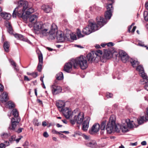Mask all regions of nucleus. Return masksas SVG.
Segmentation results:
<instances>
[{"instance_id":"nucleus-1","label":"nucleus","mask_w":148,"mask_h":148,"mask_svg":"<svg viewBox=\"0 0 148 148\" xmlns=\"http://www.w3.org/2000/svg\"><path fill=\"white\" fill-rule=\"evenodd\" d=\"M116 118L115 116H111L106 128L108 133L110 134L115 132H119L121 129L123 132H126L129 131L128 127L124 122L121 126L119 124H116Z\"/></svg>"},{"instance_id":"nucleus-63","label":"nucleus","mask_w":148,"mask_h":148,"mask_svg":"<svg viewBox=\"0 0 148 148\" xmlns=\"http://www.w3.org/2000/svg\"><path fill=\"white\" fill-rule=\"evenodd\" d=\"M136 28V26L134 27L132 29V31H131L132 32V33L134 32V31H135Z\"/></svg>"},{"instance_id":"nucleus-42","label":"nucleus","mask_w":148,"mask_h":148,"mask_svg":"<svg viewBox=\"0 0 148 148\" xmlns=\"http://www.w3.org/2000/svg\"><path fill=\"white\" fill-rule=\"evenodd\" d=\"M16 136L15 135H13L11 136V138L9 139L10 142L12 143L15 140Z\"/></svg>"},{"instance_id":"nucleus-31","label":"nucleus","mask_w":148,"mask_h":148,"mask_svg":"<svg viewBox=\"0 0 148 148\" xmlns=\"http://www.w3.org/2000/svg\"><path fill=\"white\" fill-rule=\"evenodd\" d=\"M0 136L2 139H7L10 136V134L9 133L3 132L1 134Z\"/></svg>"},{"instance_id":"nucleus-61","label":"nucleus","mask_w":148,"mask_h":148,"mask_svg":"<svg viewBox=\"0 0 148 148\" xmlns=\"http://www.w3.org/2000/svg\"><path fill=\"white\" fill-rule=\"evenodd\" d=\"M141 144L142 145H146L147 143H146V141H142L141 143Z\"/></svg>"},{"instance_id":"nucleus-14","label":"nucleus","mask_w":148,"mask_h":148,"mask_svg":"<svg viewBox=\"0 0 148 148\" xmlns=\"http://www.w3.org/2000/svg\"><path fill=\"white\" fill-rule=\"evenodd\" d=\"M20 120L18 119V120H15L14 119H12L11 120V125L9 127V129L15 131V128L16 125L18 124Z\"/></svg>"},{"instance_id":"nucleus-54","label":"nucleus","mask_w":148,"mask_h":148,"mask_svg":"<svg viewBox=\"0 0 148 148\" xmlns=\"http://www.w3.org/2000/svg\"><path fill=\"white\" fill-rule=\"evenodd\" d=\"M138 45L140 46L145 47V46L144 43L141 42L140 41L139 42L138 44Z\"/></svg>"},{"instance_id":"nucleus-25","label":"nucleus","mask_w":148,"mask_h":148,"mask_svg":"<svg viewBox=\"0 0 148 148\" xmlns=\"http://www.w3.org/2000/svg\"><path fill=\"white\" fill-rule=\"evenodd\" d=\"M56 106L60 111L61 109H64V107L65 106V103L63 101H60L56 103Z\"/></svg>"},{"instance_id":"nucleus-9","label":"nucleus","mask_w":148,"mask_h":148,"mask_svg":"<svg viewBox=\"0 0 148 148\" xmlns=\"http://www.w3.org/2000/svg\"><path fill=\"white\" fill-rule=\"evenodd\" d=\"M76 110L72 112L68 108H66L64 109H61L60 112H62L64 117L67 119H69L75 113Z\"/></svg>"},{"instance_id":"nucleus-5","label":"nucleus","mask_w":148,"mask_h":148,"mask_svg":"<svg viewBox=\"0 0 148 148\" xmlns=\"http://www.w3.org/2000/svg\"><path fill=\"white\" fill-rule=\"evenodd\" d=\"M112 4L110 3L106 6L107 11L105 12V18L101 16H98L96 18L97 21L98 25L100 26V28L106 24L111 18L112 16V13L113 11Z\"/></svg>"},{"instance_id":"nucleus-6","label":"nucleus","mask_w":148,"mask_h":148,"mask_svg":"<svg viewBox=\"0 0 148 148\" xmlns=\"http://www.w3.org/2000/svg\"><path fill=\"white\" fill-rule=\"evenodd\" d=\"M89 24L82 30V32L85 35H88L92 32L99 29L98 25L95 23L89 21Z\"/></svg>"},{"instance_id":"nucleus-23","label":"nucleus","mask_w":148,"mask_h":148,"mask_svg":"<svg viewBox=\"0 0 148 148\" xmlns=\"http://www.w3.org/2000/svg\"><path fill=\"white\" fill-rule=\"evenodd\" d=\"M5 26L8 29V32L10 34H13V30L10 23L9 21H6Z\"/></svg>"},{"instance_id":"nucleus-30","label":"nucleus","mask_w":148,"mask_h":148,"mask_svg":"<svg viewBox=\"0 0 148 148\" xmlns=\"http://www.w3.org/2000/svg\"><path fill=\"white\" fill-rule=\"evenodd\" d=\"M10 46V43L9 42L5 41L4 42L3 45V47L6 52H8L9 51Z\"/></svg>"},{"instance_id":"nucleus-26","label":"nucleus","mask_w":148,"mask_h":148,"mask_svg":"<svg viewBox=\"0 0 148 148\" xmlns=\"http://www.w3.org/2000/svg\"><path fill=\"white\" fill-rule=\"evenodd\" d=\"M1 16L3 18L7 20H9L11 16L10 14L5 12L1 13Z\"/></svg>"},{"instance_id":"nucleus-60","label":"nucleus","mask_w":148,"mask_h":148,"mask_svg":"<svg viewBox=\"0 0 148 148\" xmlns=\"http://www.w3.org/2000/svg\"><path fill=\"white\" fill-rule=\"evenodd\" d=\"M47 123L45 121H43L42 123V125L44 127H45L47 126Z\"/></svg>"},{"instance_id":"nucleus-15","label":"nucleus","mask_w":148,"mask_h":148,"mask_svg":"<svg viewBox=\"0 0 148 148\" xmlns=\"http://www.w3.org/2000/svg\"><path fill=\"white\" fill-rule=\"evenodd\" d=\"M52 92L54 95H57L61 92L62 88L60 86L53 85L51 87Z\"/></svg>"},{"instance_id":"nucleus-3","label":"nucleus","mask_w":148,"mask_h":148,"mask_svg":"<svg viewBox=\"0 0 148 148\" xmlns=\"http://www.w3.org/2000/svg\"><path fill=\"white\" fill-rule=\"evenodd\" d=\"M57 31V26L55 24L53 23L51 25L49 24L48 26L43 27L38 32L41 36H48V39L52 40L55 38Z\"/></svg>"},{"instance_id":"nucleus-45","label":"nucleus","mask_w":148,"mask_h":148,"mask_svg":"<svg viewBox=\"0 0 148 148\" xmlns=\"http://www.w3.org/2000/svg\"><path fill=\"white\" fill-rule=\"evenodd\" d=\"M70 37L71 39L73 40H76L77 39L76 36L75 34H70Z\"/></svg>"},{"instance_id":"nucleus-37","label":"nucleus","mask_w":148,"mask_h":148,"mask_svg":"<svg viewBox=\"0 0 148 148\" xmlns=\"http://www.w3.org/2000/svg\"><path fill=\"white\" fill-rule=\"evenodd\" d=\"M92 53H94L95 55L96 56V58L97 56H100L102 55L103 53L102 51L99 50H97Z\"/></svg>"},{"instance_id":"nucleus-39","label":"nucleus","mask_w":148,"mask_h":148,"mask_svg":"<svg viewBox=\"0 0 148 148\" xmlns=\"http://www.w3.org/2000/svg\"><path fill=\"white\" fill-rule=\"evenodd\" d=\"M14 37L17 39L22 40L23 36L22 35L18 34H16L14 35Z\"/></svg>"},{"instance_id":"nucleus-12","label":"nucleus","mask_w":148,"mask_h":148,"mask_svg":"<svg viewBox=\"0 0 148 148\" xmlns=\"http://www.w3.org/2000/svg\"><path fill=\"white\" fill-rule=\"evenodd\" d=\"M119 57L122 61L126 63L129 60V57L127 54L124 51L121 50L119 52Z\"/></svg>"},{"instance_id":"nucleus-8","label":"nucleus","mask_w":148,"mask_h":148,"mask_svg":"<svg viewBox=\"0 0 148 148\" xmlns=\"http://www.w3.org/2000/svg\"><path fill=\"white\" fill-rule=\"evenodd\" d=\"M75 59H73L70 60L69 62L66 63L64 66V70L67 72H70L72 70V67L76 69V63Z\"/></svg>"},{"instance_id":"nucleus-40","label":"nucleus","mask_w":148,"mask_h":148,"mask_svg":"<svg viewBox=\"0 0 148 148\" xmlns=\"http://www.w3.org/2000/svg\"><path fill=\"white\" fill-rule=\"evenodd\" d=\"M77 36L79 38L82 37L84 36L81 33V32L80 31L79 29H77Z\"/></svg>"},{"instance_id":"nucleus-36","label":"nucleus","mask_w":148,"mask_h":148,"mask_svg":"<svg viewBox=\"0 0 148 148\" xmlns=\"http://www.w3.org/2000/svg\"><path fill=\"white\" fill-rule=\"evenodd\" d=\"M106 120L103 121L102 122L100 127V128L101 130H104L106 125Z\"/></svg>"},{"instance_id":"nucleus-51","label":"nucleus","mask_w":148,"mask_h":148,"mask_svg":"<svg viewBox=\"0 0 148 148\" xmlns=\"http://www.w3.org/2000/svg\"><path fill=\"white\" fill-rule=\"evenodd\" d=\"M52 133L53 134H61L60 133V132H58L55 130H53L52 131Z\"/></svg>"},{"instance_id":"nucleus-46","label":"nucleus","mask_w":148,"mask_h":148,"mask_svg":"<svg viewBox=\"0 0 148 148\" xmlns=\"http://www.w3.org/2000/svg\"><path fill=\"white\" fill-rule=\"evenodd\" d=\"M113 96V95L112 93H109V92H107L106 94V96L107 97V98H111Z\"/></svg>"},{"instance_id":"nucleus-28","label":"nucleus","mask_w":148,"mask_h":148,"mask_svg":"<svg viewBox=\"0 0 148 148\" xmlns=\"http://www.w3.org/2000/svg\"><path fill=\"white\" fill-rule=\"evenodd\" d=\"M123 121L124 123H125V124L127 125L128 127L131 128L133 127V125L132 123L133 122V121H130V119H127L125 120H124Z\"/></svg>"},{"instance_id":"nucleus-64","label":"nucleus","mask_w":148,"mask_h":148,"mask_svg":"<svg viewBox=\"0 0 148 148\" xmlns=\"http://www.w3.org/2000/svg\"><path fill=\"white\" fill-rule=\"evenodd\" d=\"M145 7L148 10V2L145 3Z\"/></svg>"},{"instance_id":"nucleus-19","label":"nucleus","mask_w":148,"mask_h":148,"mask_svg":"<svg viewBox=\"0 0 148 148\" xmlns=\"http://www.w3.org/2000/svg\"><path fill=\"white\" fill-rule=\"evenodd\" d=\"M89 62L92 63L96 59V56H95L94 53H89L86 56Z\"/></svg>"},{"instance_id":"nucleus-33","label":"nucleus","mask_w":148,"mask_h":148,"mask_svg":"<svg viewBox=\"0 0 148 148\" xmlns=\"http://www.w3.org/2000/svg\"><path fill=\"white\" fill-rule=\"evenodd\" d=\"M28 8L27 11L25 12L26 15H30L31 13H32L34 12V9L32 8L31 7H29L28 6V8Z\"/></svg>"},{"instance_id":"nucleus-57","label":"nucleus","mask_w":148,"mask_h":148,"mask_svg":"<svg viewBox=\"0 0 148 148\" xmlns=\"http://www.w3.org/2000/svg\"><path fill=\"white\" fill-rule=\"evenodd\" d=\"M107 45L108 47L113 46L114 45L113 43L112 42H109L106 44Z\"/></svg>"},{"instance_id":"nucleus-35","label":"nucleus","mask_w":148,"mask_h":148,"mask_svg":"<svg viewBox=\"0 0 148 148\" xmlns=\"http://www.w3.org/2000/svg\"><path fill=\"white\" fill-rule=\"evenodd\" d=\"M8 108L10 109L13 108L15 107V105L14 103L11 101H9L7 103Z\"/></svg>"},{"instance_id":"nucleus-34","label":"nucleus","mask_w":148,"mask_h":148,"mask_svg":"<svg viewBox=\"0 0 148 148\" xmlns=\"http://www.w3.org/2000/svg\"><path fill=\"white\" fill-rule=\"evenodd\" d=\"M56 78L57 80H61L63 78V73L61 72H60L57 74L56 76Z\"/></svg>"},{"instance_id":"nucleus-44","label":"nucleus","mask_w":148,"mask_h":148,"mask_svg":"<svg viewBox=\"0 0 148 148\" xmlns=\"http://www.w3.org/2000/svg\"><path fill=\"white\" fill-rule=\"evenodd\" d=\"M22 40L27 42L29 44H31V42L27 38H24L23 37Z\"/></svg>"},{"instance_id":"nucleus-17","label":"nucleus","mask_w":148,"mask_h":148,"mask_svg":"<svg viewBox=\"0 0 148 148\" xmlns=\"http://www.w3.org/2000/svg\"><path fill=\"white\" fill-rule=\"evenodd\" d=\"M62 32L61 31L58 32H56V38L57 40L59 42H62L65 40V38L63 34L61 32Z\"/></svg>"},{"instance_id":"nucleus-13","label":"nucleus","mask_w":148,"mask_h":148,"mask_svg":"<svg viewBox=\"0 0 148 148\" xmlns=\"http://www.w3.org/2000/svg\"><path fill=\"white\" fill-rule=\"evenodd\" d=\"M85 144L86 146L92 148H97V147L96 141L95 140H90L86 141L85 142Z\"/></svg>"},{"instance_id":"nucleus-38","label":"nucleus","mask_w":148,"mask_h":148,"mask_svg":"<svg viewBox=\"0 0 148 148\" xmlns=\"http://www.w3.org/2000/svg\"><path fill=\"white\" fill-rule=\"evenodd\" d=\"M137 120L139 124L141 125L142 124L144 121H145V117L142 116L140 119H137Z\"/></svg>"},{"instance_id":"nucleus-41","label":"nucleus","mask_w":148,"mask_h":148,"mask_svg":"<svg viewBox=\"0 0 148 148\" xmlns=\"http://www.w3.org/2000/svg\"><path fill=\"white\" fill-rule=\"evenodd\" d=\"M144 17L145 20L146 21H148V13L146 11H145L144 12Z\"/></svg>"},{"instance_id":"nucleus-55","label":"nucleus","mask_w":148,"mask_h":148,"mask_svg":"<svg viewBox=\"0 0 148 148\" xmlns=\"http://www.w3.org/2000/svg\"><path fill=\"white\" fill-rule=\"evenodd\" d=\"M43 136L45 138H47L49 136V134H48L47 132H45L43 133Z\"/></svg>"},{"instance_id":"nucleus-58","label":"nucleus","mask_w":148,"mask_h":148,"mask_svg":"<svg viewBox=\"0 0 148 148\" xmlns=\"http://www.w3.org/2000/svg\"><path fill=\"white\" fill-rule=\"evenodd\" d=\"M4 87L3 85L0 84V91L2 92L3 90Z\"/></svg>"},{"instance_id":"nucleus-49","label":"nucleus","mask_w":148,"mask_h":148,"mask_svg":"<svg viewBox=\"0 0 148 148\" xmlns=\"http://www.w3.org/2000/svg\"><path fill=\"white\" fill-rule=\"evenodd\" d=\"M33 78H36L38 76V74L37 72L32 73L31 75Z\"/></svg>"},{"instance_id":"nucleus-47","label":"nucleus","mask_w":148,"mask_h":148,"mask_svg":"<svg viewBox=\"0 0 148 148\" xmlns=\"http://www.w3.org/2000/svg\"><path fill=\"white\" fill-rule=\"evenodd\" d=\"M82 136L83 138H85V139L86 140V141L90 140L89 136H88L84 134H83L82 135Z\"/></svg>"},{"instance_id":"nucleus-22","label":"nucleus","mask_w":148,"mask_h":148,"mask_svg":"<svg viewBox=\"0 0 148 148\" xmlns=\"http://www.w3.org/2000/svg\"><path fill=\"white\" fill-rule=\"evenodd\" d=\"M12 114L14 116V117L12 118V119H14L15 120H18V119L20 120L21 119L19 116L18 112V111L16 109H14L12 110Z\"/></svg>"},{"instance_id":"nucleus-48","label":"nucleus","mask_w":148,"mask_h":148,"mask_svg":"<svg viewBox=\"0 0 148 148\" xmlns=\"http://www.w3.org/2000/svg\"><path fill=\"white\" fill-rule=\"evenodd\" d=\"M10 63H11V64L14 66V67H16V63L14 61L12 60H10Z\"/></svg>"},{"instance_id":"nucleus-2","label":"nucleus","mask_w":148,"mask_h":148,"mask_svg":"<svg viewBox=\"0 0 148 148\" xmlns=\"http://www.w3.org/2000/svg\"><path fill=\"white\" fill-rule=\"evenodd\" d=\"M76 110L75 113L73 115V119L70 120V121L72 124H74L76 123L81 124L82 123V129L84 131H86L89 127V123L90 120V118L88 116L86 117L85 120L84 119V115L82 112H77Z\"/></svg>"},{"instance_id":"nucleus-16","label":"nucleus","mask_w":148,"mask_h":148,"mask_svg":"<svg viewBox=\"0 0 148 148\" xmlns=\"http://www.w3.org/2000/svg\"><path fill=\"white\" fill-rule=\"evenodd\" d=\"M38 58L39 63L37 67V69L38 71L40 72L41 71L42 66L43 64V56L41 53L38 54Z\"/></svg>"},{"instance_id":"nucleus-29","label":"nucleus","mask_w":148,"mask_h":148,"mask_svg":"<svg viewBox=\"0 0 148 148\" xmlns=\"http://www.w3.org/2000/svg\"><path fill=\"white\" fill-rule=\"evenodd\" d=\"M41 9L46 13H49L51 10V8L49 5H43L41 7Z\"/></svg>"},{"instance_id":"nucleus-4","label":"nucleus","mask_w":148,"mask_h":148,"mask_svg":"<svg viewBox=\"0 0 148 148\" xmlns=\"http://www.w3.org/2000/svg\"><path fill=\"white\" fill-rule=\"evenodd\" d=\"M28 2L24 0H20L18 3V6L13 11L12 16L16 18V15L18 17L22 18L24 21L27 18L26 14L24 15L25 11L28 8Z\"/></svg>"},{"instance_id":"nucleus-56","label":"nucleus","mask_w":148,"mask_h":148,"mask_svg":"<svg viewBox=\"0 0 148 148\" xmlns=\"http://www.w3.org/2000/svg\"><path fill=\"white\" fill-rule=\"evenodd\" d=\"M4 144L5 145V146H8L10 145V142L8 141H6L4 142Z\"/></svg>"},{"instance_id":"nucleus-32","label":"nucleus","mask_w":148,"mask_h":148,"mask_svg":"<svg viewBox=\"0 0 148 148\" xmlns=\"http://www.w3.org/2000/svg\"><path fill=\"white\" fill-rule=\"evenodd\" d=\"M148 81L146 80V79H141L140 80V84H144V82L146 84L145 86H144V87L145 90L148 91V79H147Z\"/></svg>"},{"instance_id":"nucleus-27","label":"nucleus","mask_w":148,"mask_h":148,"mask_svg":"<svg viewBox=\"0 0 148 148\" xmlns=\"http://www.w3.org/2000/svg\"><path fill=\"white\" fill-rule=\"evenodd\" d=\"M130 62L133 67H135L138 65L139 63L137 61V59L131 58L130 60Z\"/></svg>"},{"instance_id":"nucleus-52","label":"nucleus","mask_w":148,"mask_h":148,"mask_svg":"<svg viewBox=\"0 0 148 148\" xmlns=\"http://www.w3.org/2000/svg\"><path fill=\"white\" fill-rule=\"evenodd\" d=\"M32 79H29L28 78V77L25 75L24 76V80L25 81H30Z\"/></svg>"},{"instance_id":"nucleus-50","label":"nucleus","mask_w":148,"mask_h":148,"mask_svg":"<svg viewBox=\"0 0 148 148\" xmlns=\"http://www.w3.org/2000/svg\"><path fill=\"white\" fill-rule=\"evenodd\" d=\"M23 129V128H19L17 130H15V131L18 133H19L22 132V130Z\"/></svg>"},{"instance_id":"nucleus-7","label":"nucleus","mask_w":148,"mask_h":148,"mask_svg":"<svg viewBox=\"0 0 148 148\" xmlns=\"http://www.w3.org/2000/svg\"><path fill=\"white\" fill-rule=\"evenodd\" d=\"M76 63V67L79 65L80 68L83 70L86 69L88 66L87 61L86 58L83 56L75 59Z\"/></svg>"},{"instance_id":"nucleus-10","label":"nucleus","mask_w":148,"mask_h":148,"mask_svg":"<svg viewBox=\"0 0 148 148\" xmlns=\"http://www.w3.org/2000/svg\"><path fill=\"white\" fill-rule=\"evenodd\" d=\"M49 25L48 23L43 24L42 22L41 21L36 22L33 25V29L34 30V32L35 34H38V32L43 27L47 25L48 26Z\"/></svg>"},{"instance_id":"nucleus-59","label":"nucleus","mask_w":148,"mask_h":148,"mask_svg":"<svg viewBox=\"0 0 148 148\" xmlns=\"http://www.w3.org/2000/svg\"><path fill=\"white\" fill-rule=\"evenodd\" d=\"M5 147L4 143H1L0 144V148H5Z\"/></svg>"},{"instance_id":"nucleus-53","label":"nucleus","mask_w":148,"mask_h":148,"mask_svg":"<svg viewBox=\"0 0 148 148\" xmlns=\"http://www.w3.org/2000/svg\"><path fill=\"white\" fill-rule=\"evenodd\" d=\"M23 138V136H19V138H17L16 139H15V140L16 141V143H18L19 141V140L21 139L22 138Z\"/></svg>"},{"instance_id":"nucleus-43","label":"nucleus","mask_w":148,"mask_h":148,"mask_svg":"<svg viewBox=\"0 0 148 148\" xmlns=\"http://www.w3.org/2000/svg\"><path fill=\"white\" fill-rule=\"evenodd\" d=\"M33 124L35 126H38L39 125V123L38 122V120L36 119H34L33 121Z\"/></svg>"},{"instance_id":"nucleus-20","label":"nucleus","mask_w":148,"mask_h":148,"mask_svg":"<svg viewBox=\"0 0 148 148\" xmlns=\"http://www.w3.org/2000/svg\"><path fill=\"white\" fill-rule=\"evenodd\" d=\"M8 94L6 92H4L1 95V99L0 101V103H3L6 102L8 100Z\"/></svg>"},{"instance_id":"nucleus-18","label":"nucleus","mask_w":148,"mask_h":148,"mask_svg":"<svg viewBox=\"0 0 148 148\" xmlns=\"http://www.w3.org/2000/svg\"><path fill=\"white\" fill-rule=\"evenodd\" d=\"M26 16H27V18L25 21H29L33 23H34V21H36L38 18L37 16L34 14L29 15H26Z\"/></svg>"},{"instance_id":"nucleus-24","label":"nucleus","mask_w":148,"mask_h":148,"mask_svg":"<svg viewBox=\"0 0 148 148\" xmlns=\"http://www.w3.org/2000/svg\"><path fill=\"white\" fill-rule=\"evenodd\" d=\"M100 125L98 123L95 124L91 128V131L94 132H97L99 130Z\"/></svg>"},{"instance_id":"nucleus-62","label":"nucleus","mask_w":148,"mask_h":148,"mask_svg":"<svg viewBox=\"0 0 148 148\" xmlns=\"http://www.w3.org/2000/svg\"><path fill=\"white\" fill-rule=\"evenodd\" d=\"M137 142H135L133 143H130V145L132 146H135L137 145Z\"/></svg>"},{"instance_id":"nucleus-21","label":"nucleus","mask_w":148,"mask_h":148,"mask_svg":"<svg viewBox=\"0 0 148 148\" xmlns=\"http://www.w3.org/2000/svg\"><path fill=\"white\" fill-rule=\"evenodd\" d=\"M112 56V54L110 51L105 50L103 53V58L108 59Z\"/></svg>"},{"instance_id":"nucleus-11","label":"nucleus","mask_w":148,"mask_h":148,"mask_svg":"<svg viewBox=\"0 0 148 148\" xmlns=\"http://www.w3.org/2000/svg\"><path fill=\"white\" fill-rule=\"evenodd\" d=\"M137 71L139 72L140 75L143 79H146L148 81L147 76L146 73L144 72V69L142 66L139 65L136 68Z\"/></svg>"}]
</instances>
